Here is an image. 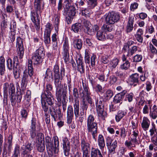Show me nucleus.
Wrapping results in <instances>:
<instances>
[{"mask_svg": "<svg viewBox=\"0 0 157 157\" xmlns=\"http://www.w3.org/2000/svg\"><path fill=\"white\" fill-rule=\"evenodd\" d=\"M42 0H35L34 9L30 13L31 19L34 24L35 27L37 31L40 29V17L42 12L41 7Z\"/></svg>", "mask_w": 157, "mask_h": 157, "instance_id": "f257e3e1", "label": "nucleus"}, {"mask_svg": "<svg viewBox=\"0 0 157 157\" xmlns=\"http://www.w3.org/2000/svg\"><path fill=\"white\" fill-rule=\"evenodd\" d=\"M82 84L83 89L82 90V92L80 93L81 98L82 99L81 102V105H82V111H84V110H87L88 107L87 103L86 102V99L88 103L90 105H92L93 102L90 96V93L88 86L84 84L83 82Z\"/></svg>", "mask_w": 157, "mask_h": 157, "instance_id": "f03ea898", "label": "nucleus"}, {"mask_svg": "<svg viewBox=\"0 0 157 157\" xmlns=\"http://www.w3.org/2000/svg\"><path fill=\"white\" fill-rule=\"evenodd\" d=\"M94 121V116L90 114L87 118L86 124L88 132L91 134L93 139L96 141L97 136L98 125L97 123Z\"/></svg>", "mask_w": 157, "mask_h": 157, "instance_id": "7ed1b4c3", "label": "nucleus"}, {"mask_svg": "<svg viewBox=\"0 0 157 157\" xmlns=\"http://www.w3.org/2000/svg\"><path fill=\"white\" fill-rule=\"evenodd\" d=\"M104 101L102 98L98 99L96 102V108L98 116L99 118L103 120H105L107 117V113L104 111Z\"/></svg>", "mask_w": 157, "mask_h": 157, "instance_id": "20e7f679", "label": "nucleus"}, {"mask_svg": "<svg viewBox=\"0 0 157 157\" xmlns=\"http://www.w3.org/2000/svg\"><path fill=\"white\" fill-rule=\"evenodd\" d=\"M44 51V47L41 46L34 53L32 56V60L34 64L37 65L42 62L45 55Z\"/></svg>", "mask_w": 157, "mask_h": 157, "instance_id": "39448f33", "label": "nucleus"}, {"mask_svg": "<svg viewBox=\"0 0 157 157\" xmlns=\"http://www.w3.org/2000/svg\"><path fill=\"white\" fill-rule=\"evenodd\" d=\"M41 102L42 110L44 112V114H47L49 109L48 105L51 106L54 104V100L53 98L41 96Z\"/></svg>", "mask_w": 157, "mask_h": 157, "instance_id": "423d86ee", "label": "nucleus"}, {"mask_svg": "<svg viewBox=\"0 0 157 157\" xmlns=\"http://www.w3.org/2000/svg\"><path fill=\"white\" fill-rule=\"evenodd\" d=\"M44 136L41 132L38 133L36 137V144L37 149L40 152H43L44 150Z\"/></svg>", "mask_w": 157, "mask_h": 157, "instance_id": "0eeeda50", "label": "nucleus"}, {"mask_svg": "<svg viewBox=\"0 0 157 157\" xmlns=\"http://www.w3.org/2000/svg\"><path fill=\"white\" fill-rule=\"evenodd\" d=\"M73 95L74 98L75 103L74 104V111L76 117H78L79 115V94L78 90L76 88H74L73 90Z\"/></svg>", "mask_w": 157, "mask_h": 157, "instance_id": "6e6552de", "label": "nucleus"}, {"mask_svg": "<svg viewBox=\"0 0 157 157\" xmlns=\"http://www.w3.org/2000/svg\"><path fill=\"white\" fill-rule=\"evenodd\" d=\"M120 18V16L118 13L112 12L105 15V21L106 24H114L118 21Z\"/></svg>", "mask_w": 157, "mask_h": 157, "instance_id": "1a4fd4ad", "label": "nucleus"}, {"mask_svg": "<svg viewBox=\"0 0 157 157\" xmlns=\"http://www.w3.org/2000/svg\"><path fill=\"white\" fill-rule=\"evenodd\" d=\"M22 80L27 83L30 81L38 84V78H36V75L35 73L29 74V72H26L24 71L23 73Z\"/></svg>", "mask_w": 157, "mask_h": 157, "instance_id": "9d476101", "label": "nucleus"}, {"mask_svg": "<svg viewBox=\"0 0 157 157\" xmlns=\"http://www.w3.org/2000/svg\"><path fill=\"white\" fill-rule=\"evenodd\" d=\"M54 143L55 147L53 146L47 149L48 155L49 157H55L58 152L57 151L56 147H58L59 142L58 137H55L53 138Z\"/></svg>", "mask_w": 157, "mask_h": 157, "instance_id": "9b49d317", "label": "nucleus"}, {"mask_svg": "<svg viewBox=\"0 0 157 157\" xmlns=\"http://www.w3.org/2000/svg\"><path fill=\"white\" fill-rule=\"evenodd\" d=\"M56 98L58 102L61 101V99L63 98V100H65L67 94V86L66 88L63 87L56 88Z\"/></svg>", "mask_w": 157, "mask_h": 157, "instance_id": "f8f14e48", "label": "nucleus"}, {"mask_svg": "<svg viewBox=\"0 0 157 157\" xmlns=\"http://www.w3.org/2000/svg\"><path fill=\"white\" fill-rule=\"evenodd\" d=\"M16 47L17 55L20 59H21L24 54V48L22 39L20 37H17L16 39Z\"/></svg>", "mask_w": 157, "mask_h": 157, "instance_id": "ddd939ff", "label": "nucleus"}, {"mask_svg": "<svg viewBox=\"0 0 157 157\" xmlns=\"http://www.w3.org/2000/svg\"><path fill=\"white\" fill-rule=\"evenodd\" d=\"M22 92H19L18 91L16 92V94L15 93L13 94H10V100L12 106H14L16 103H20L22 98Z\"/></svg>", "mask_w": 157, "mask_h": 157, "instance_id": "4468645a", "label": "nucleus"}, {"mask_svg": "<svg viewBox=\"0 0 157 157\" xmlns=\"http://www.w3.org/2000/svg\"><path fill=\"white\" fill-rule=\"evenodd\" d=\"M49 111L51 116L55 121L58 117L60 118L61 116L60 110L59 109L58 110L56 106H54V104L49 107Z\"/></svg>", "mask_w": 157, "mask_h": 157, "instance_id": "2eb2a0df", "label": "nucleus"}, {"mask_svg": "<svg viewBox=\"0 0 157 157\" xmlns=\"http://www.w3.org/2000/svg\"><path fill=\"white\" fill-rule=\"evenodd\" d=\"M76 62L77 65V70L80 73H84L85 69L82 62V58L80 55L78 54L76 56Z\"/></svg>", "mask_w": 157, "mask_h": 157, "instance_id": "dca6fc26", "label": "nucleus"}, {"mask_svg": "<svg viewBox=\"0 0 157 157\" xmlns=\"http://www.w3.org/2000/svg\"><path fill=\"white\" fill-rule=\"evenodd\" d=\"M62 144L64 154L66 156H67L69 155V151L70 150V145L69 141L67 138L63 139Z\"/></svg>", "mask_w": 157, "mask_h": 157, "instance_id": "f3484780", "label": "nucleus"}, {"mask_svg": "<svg viewBox=\"0 0 157 157\" xmlns=\"http://www.w3.org/2000/svg\"><path fill=\"white\" fill-rule=\"evenodd\" d=\"M52 71L54 73V76H55V75L57 74L58 76H61V74L62 75V77H64L65 75L64 68L62 67L59 68L57 64L54 66Z\"/></svg>", "mask_w": 157, "mask_h": 157, "instance_id": "a211bd4d", "label": "nucleus"}, {"mask_svg": "<svg viewBox=\"0 0 157 157\" xmlns=\"http://www.w3.org/2000/svg\"><path fill=\"white\" fill-rule=\"evenodd\" d=\"M138 47L136 46H133L131 47L129 49V52L125 55L123 54L122 56L121 59L123 60H126L127 58H128V59H131V57L132 56L137 50Z\"/></svg>", "mask_w": 157, "mask_h": 157, "instance_id": "6ab92c4d", "label": "nucleus"}, {"mask_svg": "<svg viewBox=\"0 0 157 157\" xmlns=\"http://www.w3.org/2000/svg\"><path fill=\"white\" fill-rule=\"evenodd\" d=\"M73 109L71 105H69L67 107V123L68 124H70L72 121V120L74 117Z\"/></svg>", "mask_w": 157, "mask_h": 157, "instance_id": "aec40b11", "label": "nucleus"}, {"mask_svg": "<svg viewBox=\"0 0 157 157\" xmlns=\"http://www.w3.org/2000/svg\"><path fill=\"white\" fill-rule=\"evenodd\" d=\"M36 120L35 118H33L31 120V125L30 130V134L31 138L32 139L35 138L36 136Z\"/></svg>", "mask_w": 157, "mask_h": 157, "instance_id": "412c9836", "label": "nucleus"}, {"mask_svg": "<svg viewBox=\"0 0 157 157\" xmlns=\"http://www.w3.org/2000/svg\"><path fill=\"white\" fill-rule=\"evenodd\" d=\"M90 148V144L87 142L84 139H82L81 142V148L83 152L82 154H88V151Z\"/></svg>", "mask_w": 157, "mask_h": 157, "instance_id": "4be33fe9", "label": "nucleus"}, {"mask_svg": "<svg viewBox=\"0 0 157 157\" xmlns=\"http://www.w3.org/2000/svg\"><path fill=\"white\" fill-rule=\"evenodd\" d=\"M53 87L52 85L50 84H47L46 86V89L44 93H43L41 96L50 98H53L52 94L50 92L52 90Z\"/></svg>", "mask_w": 157, "mask_h": 157, "instance_id": "5701e85b", "label": "nucleus"}, {"mask_svg": "<svg viewBox=\"0 0 157 157\" xmlns=\"http://www.w3.org/2000/svg\"><path fill=\"white\" fill-rule=\"evenodd\" d=\"M127 91L123 90L120 93L118 94L115 96L113 102L115 103H121L122 101L123 97L126 93Z\"/></svg>", "mask_w": 157, "mask_h": 157, "instance_id": "b1692460", "label": "nucleus"}, {"mask_svg": "<svg viewBox=\"0 0 157 157\" xmlns=\"http://www.w3.org/2000/svg\"><path fill=\"white\" fill-rule=\"evenodd\" d=\"M107 37V34L103 30L98 31L96 34V38L99 40H105Z\"/></svg>", "mask_w": 157, "mask_h": 157, "instance_id": "393cba45", "label": "nucleus"}, {"mask_svg": "<svg viewBox=\"0 0 157 157\" xmlns=\"http://www.w3.org/2000/svg\"><path fill=\"white\" fill-rule=\"evenodd\" d=\"M62 75L61 76H58L57 75H56L54 76V83L56 88L63 87V85L61 84V81L63 77H62Z\"/></svg>", "mask_w": 157, "mask_h": 157, "instance_id": "a878e982", "label": "nucleus"}, {"mask_svg": "<svg viewBox=\"0 0 157 157\" xmlns=\"http://www.w3.org/2000/svg\"><path fill=\"white\" fill-rule=\"evenodd\" d=\"M150 124L149 119L146 117H144L141 124L142 128L145 131H146L148 129Z\"/></svg>", "mask_w": 157, "mask_h": 157, "instance_id": "bb28decb", "label": "nucleus"}, {"mask_svg": "<svg viewBox=\"0 0 157 157\" xmlns=\"http://www.w3.org/2000/svg\"><path fill=\"white\" fill-rule=\"evenodd\" d=\"M74 47L78 50H80L82 47V41L80 39L74 40L72 42Z\"/></svg>", "mask_w": 157, "mask_h": 157, "instance_id": "cd10ccee", "label": "nucleus"}, {"mask_svg": "<svg viewBox=\"0 0 157 157\" xmlns=\"http://www.w3.org/2000/svg\"><path fill=\"white\" fill-rule=\"evenodd\" d=\"M130 81L133 84L132 85L134 86H136L139 82V74L137 73L133 74L130 76Z\"/></svg>", "mask_w": 157, "mask_h": 157, "instance_id": "c85d7f7f", "label": "nucleus"}, {"mask_svg": "<svg viewBox=\"0 0 157 157\" xmlns=\"http://www.w3.org/2000/svg\"><path fill=\"white\" fill-rule=\"evenodd\" d=\"M149 116L152 119H155L157 117V107L154 105L151 109V106L150 107Z\"/></svg>", "mask_w": 157, "mask_h": 157, "instance_id": "c756f323", "label": "nucleus"}, {"mask_svg": "<svg viewBox=\"0 0 157 157\" xmlns=\"http://www.w3.org/2000/svg\"><path fill=\"white\" fill-rule=\"evenodd\" d=\"M133 22L134 18L129 17L126 27V32L127 33H130L132 30Z\"/></svg>", "mask_w": 157, "mask_h": 157, "instance_id": "7c9ffc66", "label": "nucleus"}, {"mask_svg": "<svg viewBox=\"0 0 157 157\" xmlns=\"http://www.w3.org/2000/svg\"><path fill=\"white\" fill-rule=\"evenodd\" d=\"M98 155L99 157H103L101 151L98 149L92 147L91 150L90 157H98Z\"/></svg>", "mask_w": 157, "mask_h": 157, "instance_id": "2f4dec72", "label": "nucleus"}, {"mask_svg": "<svg viewBox=\"0 0 157 157\" xmlns=\"http://www.w3.org/2000/svg\"><path fill=\"white\" fill-rule=\"evenodd\" d=\"M9 17V16L7 13H3L2 14V20L1 22L2 27L5 28L7 27L8 19Z\"/></svg>", "mask_w": 157, "mask_h": 157, "instance_id": "473e14b6", "label": "nucleus"}, {"mask_svg": "<svg viewBox=\"0 0 157 157\" xmlns=\"http://www.w3.org/2000/svg\"><path fill=\"white\" fill-rule=\"evenodd\" d=\"M76 9L74 5H70L69 6L67 12V15L70 18H72L75 15Z\"/></svg>", "mask_w": 157, "mask_h": 157, "instance_id": "72a5a7b5", "label": "nucleus"}, {"mask_svg": "<svg viewBox=\"0 0 157 157\" xmlns=\"http://www.w3.org/2000/svg\"><path fill=\"white\" fill-rule=\"evenodd\" d=\"M98 145L101 151H103L105 145L103 136L101 135L100 134L98 136Z\"/></svg>", "mask_w": 157, "mask_h": 157, "instance_id": "f704fd0d", "label": "nucleus"}, {"mask_svg": "<svg viewBox=\"0 0 157 157\" xmlns=\"http://www.w3.org/2000/svg\"><path fill=\"white\" fill-rule=\"evenodd\" d=\"M5 60L2 56L0 57V74L1 75H3L5 71Z\"/></svg>", "mask_w": 157, "mask_h": 157, "instance_id": "c9c22d12", "label": "nucleus"}, {"mask_svg": "<svg viewBox=\"0 0 157 157\" xmlns=\"http://www.w3.org/2000/svg\"><path fill=\"white\" fill-rule=\"evenodd\" d=\"M69 48L68 40L67 38H65L63 43L62 53H69Z\"/></svg>", "mask_w": 157, "mask_h": 157, "instance_id": "e433bc0d", "label": "nucleus"}, {"mask_svg": "<svg viewBox=\"0 0 157 157\" xmlns=\"http://www.w3.org/2000/svg\"><path fill=\"white\" fill-rule=\"evenodd\" d=\"M52 24L48 22L45 25V29L44 32V35L50 36V34L52 31V29L51 27Z\"/></svg>", "mask_w": 157, "mask_h": 157, "instance_id": "4c0bfd02", "label": "nucleus"}, {"mask_svg": "<svg viewBox=\"0 0 157 157\" xmlns=\"http://www.w3.org/2000/svg\"><path fill=\"white\" fill-rule=\"evenodd\" d=\"M82 24L83 25V26L86 29L87 32L88 34H90L91 33V32H90V23L88 20H86L83 19L82 21Z\"/></svg>", "mask_w": 157, "mask_h": 157, "instance_id": "58836bf2", "label": "nucleus"}, {"mask_svg": "<svg viewBox=\"0 0 157 157\" xmlns=\"http://www.w3.org/2000/svg\"><path fill=\"white\" fill-rule=\"evenodd\" d=\"M117 144V141L116 140H115L112 144L107 146V148L110 153H114L115 152Z\"/></svg>", "mask_w": 157, "mask_h": 157, "instance_id": "ea45409f", "label": "nucleus"}, {"mask_svg": "<svg viewBox=\"0 0 157 157\" xmlns=\"http://www.w3.org/2000/svg\"><path fill=\"white\" fill-rule=\"evenodd\" d=\"M128 59V58H127L125 60H123L122 59L123 61H125V62L120 66V68L121 70H127L130 67V63L128 61L129 59Z\"/></svg>", "mask_w": 157, "mask_h": 157, "instance_id": "a19ab883", "label": "nucleus"}, {"mask_svg": "<svg viewBox=\"0 0 157 157\" xmlns=\"http://www.w3.org/2000/svg\"><path fill=\"white\" fill-rule=\"evenodd\" d=\"M126 114V112L121 110L119 111L115 116V119L116 121L117 122H119Z\"/></svg>", "mask_w": 157, "mask_h": 157, "instance_id": "79ce46f5", "label": "nucleus"}, {"mask_svg": "<svg viewBox=\"0 0 157 157\" xmlns=\"http://www.w3.org/2000/svg\"><path fill=\"white\" fill-rule=\"evenodd\" d=\"M82 26L80 23H76L72 26V29L75 33H78L80 31Z\"/></svg>", "mask_w": 157, "mask_h": 157, "instance_id": "37998d69", "label": "nucleus"}, {"mask_svg": "<svg viewBox=\"0 0 157 157\" xmlns=\"http://www.w3.org/2000/svg\"><path fill=\"white\" fill-rule=\"evenodd\" d=\"M139 133L138 131L137 130H134L132 132L131 135V141L132 143L136 144L137 143V137L138 136Z\"/></svg>", "mask_w": 157, "mask_h": 157, "instance_id": "c03bdc74", "label": "nucleus"}, {"mask_svg": "<svg viewBox=\"0 0 157 157\" xmlns=\"http://www.w3.org/2000/svg\"><path fill=\"white\" fill-rule=\"evenodd\" d=\"M24 98L25 101H26L27 106L28 107L30 105L29 101L31 98V92L30 90H28L27 91L25 94Z\"/></svg>", "mask_w": 157, "mask_h": 157, "instance_id": "a18cd8bd", "label": "nucleus"}, {"mask_svg": "<svg viewBox=\"0 0 157 157\" xmlns=\"http://www.w3.org/2000/svg\"><path fill=\"white\" fill-rule=\"evenodd\" d=\"M20 156V147L16 145L14 148L12 157H19Z\"/></svg>", "mask_w": 157, "mask_h": 157, "instance_id": "49530a36", "label": "nucleus"}, {"mask_svg": "<svg viewBox=\"0 0 157 157\" xmlns=\"http://www.w3.org/2000/svg\"><path fill=\"white\" fill-rule=\"evenodd\" d=\"M85 0H77L75 4L78 8L83 9L86 5Z\"/></svg>", "mask_w": 157, "mask_h": 157, "instance_id": "de8ad7c7", "label": "nucleus"}, {"mask_svg": "<svg viewBox=\"0 0 157 157\" xmlns=\"http://www.w3.org/2000/svg\"><path fill=\"white\" fill-rule=\"evenodd\" d=\"M119 62V60L117 59H114L110 61L109 65L110 66V67L112 69L115 68Z\"/></svg>", "mask_w": 157, "mask_h": 157, "instance_id": "09e8293b", "label": "nucleus"}, {"mask_svg": "<svg viewBox=\"0 0 157 157\" xmlns=\"http://www.w3.org/2000/svg\"><path fill=\"white\" fill-rule=\"evenodd\" d=\"M106 24V25H104L102 28L103 27L105 30L109 32H111L114 30V24Z\"/></svg>", "mask_w": 157, "mask_h": 157, "instance_id": "8fccbe9b", "label": "nucleus"}, {"mask_svg": "<svg viewBox=\"0 0 157 157\" xmlns=\"http://www.w3.org/2000/svg\"><path fill=\"white\" fill-rule=\"evenodd\" d=\"M45 142L47 149L53 146L51 139L48 136L45 137Z\"/></svg>", "mask_w": 157, "mask_h": 157, "instance_id": "3c124183", "label": "nucleus"}, {"mask_svg": "<svg viewBox=\"0 0 157 157\" xmlns=\"http://www.w3.org/2000/svg\"><path fill=\"white\" fill-rule=\"evenodd\" d=\"M33 60L32 61L30 59L28 60V71L29 72V74H32V73H35L34 71L32 65Z\"/></svg>", "mask_w": 157, "mask_h": 157, "instance_id": "603ef678", "label": "nucleus"}, {"mask_svg": "<svg viewBox=\"0 0 157 157\" xmlns=\"http://www.w3.org/2000/svg\"><path fill=\"white\" fill-rule=\"evenodd\" d=\"M59 22V17L57 15L55 16V18L54 22V26L56 31L57 32L58 30V27Z\"/></svg>", "mask_w": 157, "mask_h": 157, "instance_id": "864d4df0", "label": "nucleus"}, {"mask_svg": "<svg viewBox=\"0 0 157 157\" xmlns=\"http://www.w3.org/2000/svg\"><path fill=\"white\" fill-rule=\"evenodd\" d=\"M133 97L134 94L133 93H127L125 95L124 100L130 102L132 101Z\"/></svg>", "mask_w": 157, "mask_h": 157, "instance_id": "5fc2aeb1", "label": "nucleus"}, {"mask_svg": "<svg viewBox=\"0 0 157 157\" xmlns=\"http://www.w3.org/2000/svg\"><path fill=\"white\" fill-rule=\"evenodd\" d=\"M110 59L109 56L104 55L102 56L101 62L104 64H107L109 63Z\"/></svg>", "mask_w": 157, "mask_h": 157, "instance_id": "6e6d98bb", "label": "nucleus"}, {"mask_svg": "<svg viewBox=\"0 0 157 157\" xmlns=\"http://www.w3.org/2000/svg\"><path fill=\"white\" fill-rule=\"evenodd\" d=\"M45 78L49 79L53 78L52 72L49 68H48L46 71Z\"/></svg>", "mask_w": 157, "mask_h": 157, "instance_id": "4d7b16f0", "label": "nucleus"}, {"mask_svg": "<svg viewBox=\"0 0 157 157\" xmlns=\"http://www.w3.org/2000/svg\"><path fill=\"white\" fill-rule=\"evenodd\" d=\"M63 59L66 63H67L69 62L70 58L69 53H62Z\"/></svg>", "mask_w": 157, "mask_h": 157, "instance_id": "13d9d810", "label": "nucleus"}, {"mask_svg": "<svg viewBox=\"0 0 157 157\" xmlns=\"http://www.w3.org/2000/svg\"><path fill=\"white\" fill-rule=\"evenodd\" d=\"M5 10L6 12L8 13L11 14L14 12L13 7V5H7Z\"/></svg>", "mask_w": 157, "mask_h": 157, "instance_id": "bf43d9fd", "label": "nucleus"}, {"mask_svg": "<svg viewBox=\"0 0 157 157\" xmlns=\"http://www.w3.org/2000/svg\"><path fill=\"white\" fill-rule=\"evenodd\" d=\"M142 59V56L140 55L137 54L133 57V62H138L141 61Z\"/></svg>", "mask_w": 157, "mask_h": 157, "instance_id": "052dcab7", "label": "nucleus"}, {"mask_svg": "<svg viewBox=\"0 0 157 157\" xmlns=\"http://www.w3.org/2000/svg\"><path fill=\"white\" fill-rule=\"evenodd\" d=\"M137 17L139 16V18L142 20H144L147 18V13L144 12H141L136 14Z\"/></svg>", "mask_w": 157, "mask_h": 157, "instance_id": "680f3d73", "label": "nucleus"}, {"mask_svg": "<svg viewBox=\"0 0 157 157\" xmlns=\"http://www.w3.org/2000/svg\"><path fill=\"white\" fill-rule=\"evenodd\" d=\"M9 90L10 95L15 93V88L13 83H10V84Z\"/></svg>", "mask_w": 157, "mask_h": 157, "instance_id": "e2e57ef3", "label": "nucleus"}, {"mask_svg": "<svg viewBox=\"0 0 157 157\" xmlns=\"http://www.w3.org/2000/svg\"><path fill=\"white\" fill-rule=\"evenodd\" d=\"M27 82H24L21 80V88L20 89V91L19 92H22V93H24V91L25 90L26 85Z\"/></svg>", "mask_w": 157, "mask_h": 157, "instance_id": "0e129e2a", "label": "nucleus"}, {"mask_svg": "<svg viewBox=\"0 0 157 157\" xmlns=\"http://www.w3.org/2000/svg\"><path fill=\"white\" fill-rule=\"evenodd\" d=\"M16 33L15 32L11 30L10 31V34L9 36L10 40L12 43L13 42L15 39Z\"/></svg>", "mask_w": 157, "mask_h": 157, "instance_id": "69168bd1", "label": "nucleus"}, {"mask_svg": "<svg viewBox=\"0 0 157 157\" xmlns=\"http://www.w3.org/2000/svg\"><path fill=\"white\" fill-rule=\"evenodd\" d=\"M7 65L9 69L11 70L13 68V63H12V61L11 58H9L6 61Z\"/></svg>", "mask_w": 157, "mask_h": 157, "instance_id": "338daca9", "label": "nucleus"}, {"mask_svg": "<svg viewBox=\"0 0 157 157\" xmlns=\"http://www.w3.org/2000/svg\"><path fill=\"white\" fill-rule=\"evenodd\" d=\"M109 83L110 84H113L117 82V78L115 76L112 75L109 77Z\"/></svg>", "mask_w": 157, "mask_h": 157, "instance_id": "774afa93", "label": "nucleus"}]
</instances>
